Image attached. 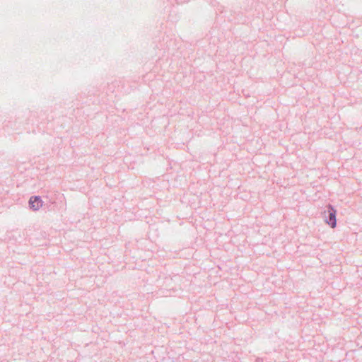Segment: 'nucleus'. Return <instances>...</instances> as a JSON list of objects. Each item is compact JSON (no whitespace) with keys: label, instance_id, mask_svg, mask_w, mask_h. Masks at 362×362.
<instances>
[{"label":"nucleus","instance_id":"1","mask_svg":"<svg viewBox=\"0 0 362 362\" xmlns=\"http://www.w3.org/2000/svg\"><path fill=\"white\" fill-rule=\"evenodd\" d=\"M29 204L34 210H37L42 206V201L38 197H31L29 201Z\"/></svg>","mask_w":362,"mask_h":362},{"label":"nucleus","instance_id":"2","mask_svg":"<svg viewBox=\"0 0 362 362\" xmlns=\"http://www.w3.org/2000/svg\"><path fill=\"white\" fill-rule=\"evenodd\" d=\"M331 211H329V220L327 221V223L331 226L332 228H335L337 221H336V211H334L332 208H331Z\"/></svg>","mask_w":362,"mask_h":362}]
</instances>
